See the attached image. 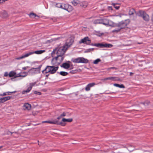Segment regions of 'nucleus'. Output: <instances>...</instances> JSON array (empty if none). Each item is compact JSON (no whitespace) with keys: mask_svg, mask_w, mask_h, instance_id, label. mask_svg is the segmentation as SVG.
Listing matches in <instances>:
<instances>
[{"mask_svg":"<svg viewBox=\"0 0 153 153\" xmlns=\"http://www.w3.org/2000/svg\"><path fill=\"white\" fill-rule=\"evenodd\" d=\"M79 44L82 43L85 44L87 45H91L93 46H96L99 48H111L113 46V45L105 43L103 44L102 43L97 44H91V40L89 39L88 37H85L82 39L79 42Z\"/></svg>","mask_w":153,"mask_h":153,"instance_id":"nucleus-1","label":"nucleus"},{"mask_svg":"<svg viewBox=\"0 0 153 153\" xmlns=\"http://www.w3.org/2000/svg\"><path fill=\"white\" fill-rule=\"evenodd\" d=\"M68 49L67 48L63 45V46L58 47L54 49L51 53L52 57L53 56V55L56 53L57 55L56 57H54L53 59L57 60L58 56H63Z\"/></svg>","mask_w":153,"mask_h":153,"instance_id":"nucleus-2","label":"nucleus"},{"mask_svg":"<svg viewBox=\"0 0 153 153\" xmlns=\"http://www.w3.org/2000/svg\"><path fill=\"white\" fill-rule=\"evenodd\" d=\"M59 68L58 66L47 65L44 70L42 71L43 74H46L50 73L51 74H54L56 72Z\"/></svg>","mask_w":153,"mask_h":153,"instance_id":"nucleus-3","label":"nucleus"},{"mask_svg":"<svg viewBox=\"0 0 153 153\" xmlns=\"http://www.w3.org/2000/svg\"><path fill=\"white\" fill-rule=\"evenodd\" d=\"M129 22L130 21L129 19L126 20L125 21L120 22L115 26L118 27L121 30L122 29L125 28L129 24Z\"/></svg>","mask_w":153,"mask_h":153,"instance_id":"nucleus-4","label":"nucleus"},{"mask_svg":"<svg viewBox=\"0 0 153 153\" xmlns=\"http://www.w3.org/2000/svg\"><path fill=\"white\" fill-rule=\"evenodd\" d=\"M71 61L75 63H87L88 62V60L87 59L83 57H78L76 58L72 59Z\"/></svg>","mask_w":153,"mask_h":153,"instance_id":"nucleus-5","label":"nucleus"},{"mask_svg":"<svg viewBox=\"0 0 153 153\" xmlns=\"http://www.w3.org/2000/svg\"><path fill=\"white\" fill-rule=\"evenodd\" d=\"M137 15L139 16L142 17L143 19L146 21H148L149 19V17L144 11L142 10H139L137 13Z\"/></svg>","mask_w":153,"mask_h":153,"instance_id":"nucleus-6","label":"nucleus"},{"mask_svg":"<svg viewBox=\"0 0 153 153\" xmlns=\"http://www.w3.org/2000/svg\"><path fill=\"white\" fill-rule=\"evenodd\" d=\"M74 41L72 39L68 40L64 45L68 49L73 44Z\"/></svg>","mask_w":153,"mask_h":153,"instance_id":"nucleus-7","label":"nucleus"},{"mask_svg":"<svg viewBox=\"0 0 153 153\" xmlns=\"http://www.w3.org/2000/svg\"><path fill=\"white\" fill-rule=\"evenodd\" d=\"M61 66V67H62L66 69H68L70 67V69H72L73 68L72 65H71V64L69 63H68L67 62H65L63 63Z\"/></svg>","mask_w":153,"mask_h":153,"instance_id":"nucleus-8","label":"nucleus"},{"mask_svg":"<svg viewBox=\"0 0 153 153\" xmlns=\"http://www.w3.org/2000/svg\"><path fill=\"white\" fill-rule=\"evenodd\" d=\"M64 56H58L57 60H56L55 59H53L54 57L52 59V61L55 60L56 62H57L58 65H59L63 60Z\"/></svg>","mask_w":153,"mask_h":153,"instance_id":"nucleus-9","label":"nucleus"},{"mask_svg":"<svg viewBox=\"0 0 153 153\" xmlns=\"http://www.w3.org/2000/svg\"><path fill=\"white\" fill-rule=\"evenodd\" d=\"M96 85L95 83H92L88 84L85 87V90L86 91H88L90 90V88Z\"/></svg>","mask_w":153,"mask_h":153,"instance_id":"nucleus-10","label":"nucleus"},{"mask_svg":"<svg viewBox=\"0 0 153 153\" xmlns=\"http://www.w3.org/2000/svg\"><path fill=\"white\" fill-rule=\"evenodd\" d=\"M37 70H37L36 68H32L29 70L28 72L30 73L31 74L40 73Z\"/></svg>","mask_w":153,"mask_h":153,"instance_id":"nucleus-11","label":"nucleus"},{"mask_svg":"<svg viewBox=\"0 0 153 153\" xmlns=\"http://www.w3.org/2000/svg\"><path fill=\"white\" fill-rule=\"evenodd\" d=\"M1 17L3 19L7 18L8 16V14L7 12L5 11H3L1 13Z\"/></svg>","mask_w":153,"mask_h":153,"instance_id":"nucleus-12","label":"nucleus"},{"mask_svg":"<svg viewBox=\"0 0 153 153\" xmlns=\"http://www.w3.org/2000/svg\"><path fill=\"white\" fill-rule=\"evenodd\" d=\"M101 24H102L105 25H108L109 23V20L108 19L106 18L101 19Z\"/></svg>","mask_w":153,"mask_h":153,"instance_id":"nucleus-13","label":"nucleus"},{"mask_svg":"<svg viewBox=\"0 0 153 153\" xmlns=\"http://www.w3.org/2000/svg\"><path fill=\"white\" fill-rule=\"evenodd\" d=\"M79 4L80 6L85 8L87 7L88 4V2L86 1H82L81 2L79 1Z\"/></svg>","mask_w":153,"mask_h":153,"instance_id":"nucleus-14","label":"nucleus"},{"mask_svg":"<svg viewBox=\"0 0 153 153\" xmlns=\"http://www.w3.org/2000/svg\"><path fill=\"white\" fill-rule=\"evenodd\" d=\"M116 77L111 76L110 77L104 78L103 79H102L101 80L106 81L107 80H110L111 81H115L117 80V79H116Z\"/></svg>","mask_w":153,"mask_h":153,"instance_id":"nucleus-15","label":"nucleus"},{"mask_svg":"<svg viewBox=\"0 0 153 153\" xmlns=\"http://www.w3.org/2000/svg\"><path fill=\"white\" fill-rule=\"evenodd\" d=\"M45 50H41L33 51L32 53H33V54L36 53L37 54H40L45 52Z\"/></svg>","mask_w":153,"mask_h":153,"instance_id":"nucleus-16","label":"nucleus"},{"mask_svg":"<svg viewBox=\"0 0 153 153\" xmlns=\"http://www.w3.org/2000/svg\"><path fill=\"white\" fill-rule=\"evenodd\" d=\"M12 97L7 96L1 98L2 103L6 101L10 100Z\"/></svg>","mask_w":153,"mask_h":153,"instance_id":"nucleus-17","label":"nucleus"},{"mask_svg":"<svg viewBox=\"0 0 153 153\" xmlns=\"http://www.w3.org/2000/svg\"><path fill=\"white\" fill-rule=\"evenodd\" d=\"M43 123H48L50 124H56L57 123L58 121H44L42 122Z\"/></svg>","mask_w":153,"mask_h":153,"instance_id":"nucleus-18","label":"nucleus"},{"mask_svg":"<svg viewBox=\"0 0 153 153\" xmlns=\"http://www.w3.org/2000/svg\"><path fill=\"white\" fill-rule=\"evenodd\" d=\"M24 107L27 110H29L31 109V105L28 103H25L24 105Z\"/></svg>","mask_w":153,"mask_h":153,"instance_id":"nucleus-19","label":"nucleus"},{"mask_svg":"<svg viewBox=\"0 0 153 153\" xmlns=\"http://www.w3.org/2000/svg\"><path fill=\"white\" fill-rule=\"evenodd\" d=\"M101 19H97L93 21V22L94 24H101Z\"/></svg>","mask_w":153,"mask_h":153,"instance_id":"nucleus-20","label":"nucleus"},{"mask_svg":"<svg viewBox=\"0 0 153 153\" xmlns=\"http://www.w3.org/2000/svg\"><path fill=\"white\" fill-rule=\"evenodd\" d=\"M73 10V7L71 5L68 4V7L66 10L67 11L69 12H70L72 11Z\"/></svg>","mask_w":153,"mask_h":153,"instance_id":"nucleus-21","label":"nucleus"},{"mask_svg":"<svg viewBox=\"0 0 153 153\" xmlns=\"http://www.w3.org/2000/svg\"><path fill=\"white\" fill-rule=\"evenodd\" d=\"M135 12V10L133 8H131L130 9L129 11V15L130 16L133 15Z\"/></svg>","mask_w":153,"mask_h":153,"instance_id":"nucleus-22","label":"nucleus"},{"mask_svg":"<svg viewBox=\"0 0 153 153\" xmlns=\"http://www.w3.org/2000/svg\"><path fill=\"white\" fill-rule=\"evenodd\" d=\"M62 121H63L64 122H71L72 121H73V119L72 118H69V119H66L65 118H63L62 120Z\"/></svg>","mask_w":153,"mask_h":153,"instance_id":"nucleus-23","label":"nucleus"},{"mask_svg":"<svg viewBox=\"0 0 153 153\" xmlns=\"http://www.w3.org/2000/svg\"><path fill=\"white\" fill-rule=\"evenodd\" d=\"M71 3L74 6H76L78 4H79V1L74 0L71 1Z\"/></svg>","mask_w":153,"mask_h":153,"instance_id":"nucleus-24","label":"nucleus"},{"mask_svg":"<svg viewBox=\"0 0 153 153\" xmlns=\"http://www.w3.org/2000/svg\"><path fill=\"white\" fill-rule=\"evenodd\" d=\"M114 85L120 88H125V86L123 84L119 85L118 84L115 83L114 84Z\"/></svg>","mask_w":153,"mask_h":153,"instance_id":"nucleus-25","label":"nucleus"},{"mask_svg":"<svg viewBox=\"0 0 153 153\" xmlns=\"http://www.w3.org/2000/svg\"><path fill=\"white\" fill-rule=\"evenodd\" d=\"M16 74V73L14 71H11L9 74V76L10 77H13V76H14Z\"/></svg>","mask_w":153,"mask_h":153,"instance_id":"nucleus-26","label":"nucleus"},{"mask_svg":"<svg viewBox=\"0 0 153 153\" xmlns=\"http://www.w3.org/2000/svg\"><path fill=\"white\" fill-rule=\"evenodd\" d=\"M33 54V53H32V52H29L28 53H26V54L23 55V57L24 58L28 57L29 56Z\"/></svg>","mask_w":153,"mask_h":153,"instance_id":"nucleus-27","label":"nucleus"},{"mask_svg":"<svg viewBox=\"0 0 153 153\" xmlns=\"http://www.w3.org/2000/svg\"><path fill=\"white\" fill-rule=\"evenodd\" d=\"M30 16L31 17H33V18H35L36 17H39V16L34 13H31L30 15Z\"/></svg>","mask_w":153,"mask_h":153,"instance_id":"nucleus-28","label":"nucleus"},{"mask_svg":"<svg viewBox=\"0 0 153 153\" xmlns=\"http://www.w3.org/2000/svg\"><path fill=\"white\" fill-rule=\"evenodd\" d=\"M68 4H63L62 5V7L61 8L62 9H63L65 10H66V9H67Z\"/></svg>","mask_w":153,"mask_h":153,"instance_id":"nucleus-29","label":"nucleus"},{"mask_svg":"<svg viewBox=\"0 0 153 153\" xmlns=\"http://www.w3.org/2000/svg\"><path fill=\"white\" fill-rule=\"evenodd\" d=\"M59 74L62 76H65L68 74V73L65 71H61L59 73Z\"/></svg>","mask_w":153,"mask_h":153,"instance_id":"nucleus-30","label":"nucleus"},{"mask_svg":"<svg viewBox=\"0 0 153 153\" xmlns=\"http://www.w3.org/2000/svg\"><path fill=\"white\" fill-rule=\"evenodd\" d=\"M101 61V60L100 59H97L95 60H94L93 63L95 64H97L99 62Z\"/></svg>","mask_w":153,"mask_h":153,"instance_id":"nucleus-31","label":"nucleus"},{"mask_svg":"<svg viewBox=\"0 0 153 153\" xmlns=\"http://www.w3.org/2000/svg\"><path fill=\"white\" fill-rule=\"evenodd\" d=\"M94 50V48H89L87 49L86 50H85L84 51V53H88L91 52V51H93Z\"/></svg>","mask_w":153,"mask_h":153,"instance_id":"nucleus-32","label":"nucleus"},{"mask_svg":"<svg viewBox=\"0 0 153 153\" xmlns=\"http://www.w3.org/2000/svg\"><path fill=\"white\" fill-rule=\"evenodd\" d=\"M62 4H61L60 3H57L56 4V7H58L61 8L62 7Z\"/></svg>","mask_w":153,"mask_h":153,"instance_id":"nucleus-33","label":"nucleus"},{"mask_svg":"<svg viewBox=\"0 0 153 153\" xmlns=\"http://www.w3.org/2000/svg\"><path fill=\"white\" fill-rule=\"evenodd\" d=\"M121 30L120 29V28H118L117 29H115V30H112V32H118L119 31H120Z\"/></svg>","mask_w":153,"mask_h":153,"instance_id":"nucleus-34","label":"nucleus"},{"mask_svg":"<svg viewBox=\"0 0 153 153\" xmlns=\"http://www.w3.org/2000/svg\"><path fill=\"white\" fill-rule=\"evenodd\" d=\"M56 124L59 125H61L62 126H65V123H63L62 122L58 123V122Z\"/></svg>","mask_w":153,"mask_h":153,"instance_id":"nucleus-35","label":"nucleus"},{"mask_svg":"<svg viewBox=\"0 0 153 153\" xmlns=\"http://www.w3.org/2000/svg\"><path fill=\"white\" fill-rule=\"evenodd\" d=\"M33 93L34 94H38L39 95H40L41 94V93L40 92L37 91H33Z\"/></svg>","mask_w":153,"mask_h":153,"instance_id":"nucleus-36","label":"nucleus"},{"mask_svg":"<svg viewBox=\"0 0 153 153\" xmlns=\"http://www.w3.org/2000/svg\"><path fill=\"white\" fill-rule=\"evenodd\" d=\"M113 4V6L114 7L116 8V9L117 10H118L119 8H120V6H116L115 5L116 4L115 3H114Z\"/></svg>","mask_w":153,"mask_h":153,"instance_id":"nucleus-37","label":"nucleus"},{"mask_svg":"<svg viewBox=\"0 0 153 153\" xmlns=\"http://www.w3.org/2000/svg\"><path fill=\"white\" fill-rule=\"evenodd\" d=\"M42 67V65H39L38 68H36L37 70H38V71L40 73V69L41 67Z\"/></svg>","mask_w":153,"mask_h":153,"instance_id":"nucleus-38","label":"nucleus"},{"mask_svg":"<svg viewBox=\"0 0 153 153\" xmlns=\"http://www.w3.org/2000/svg\"><path fill=\"white\" fill-rule=\"evenodd\" d=\"M108 9L109 11H112L113 10L112 7L111 6H108Z\"/></svg>","mask_w":153,"mask_h":153,"instance_id":"nucleus-39","label":"nucleus"},{"mask_svg":"<svg viewBox=\"0 0 153 153\" xmlns=\"http://www.w3.org/2000/svg\"><path fill=\"white\" fill-rule=\"evenodd\" d=\"M36 84V82H34V83H30V87H31L32 88V86H34Z\"/></svg>","mask_w":153,"mask_h":153,"instance_id":"nucleus-40","label":"nucleus"},{"mask_svg":"<svg viewBox=\"0 0 153 153\" xmlns=\"http://www.w3.org/2000/svg\"><path fill=\"white\" fill-rule=\"evenodd\" d=\"M66 113L65 112H63L62 114H61L60 116L62 117H63L65 116H66Z\"/></svg>","mask_w":153,"mask_h":153,"instance_id":"nucleus-41","label":"nucleus"},{"mask_svg":"<svg viewBox=\"0 0 153 153\" xmlns=\"http://www.w3.org/2000/svg\"><path fill=\"white\" fill-rule=\"evenodd\" d=\"M32 87H29L27 89V91L29 92L31 90Z\"/></svg>","mask_w":153,"mask_h":153,"instance_id":"nucleus-42","label":"nucleus"},{"mask_svg":"<svg viewBox=\"0 0 153 153\" xmlns=\"http://www.w3.org/2000/svg\"><path fill=\"white\" fill-rule=\"evenodd\" d=\"M4 76L6 77L7 76H9V74L7 72H6L4 73Z\"/></svg>","mask_w":153,"mask_h":153,"instance_id":"nucleus-43","label":"nucleus"},{"mask_svg":"<svg viewBox=\"0 0 153 153\" xmlns=\"http://www.w3.org/2000/svg\"><path fill=\"white\" fill-rule=\"evenodd\" d=\"M26 76V75L24 76ZM22 76H23L22 75H21L19 74H18V75H17V76H14V78H16V77H18Z\"/></svg>","mask_w":153,"mask_h":153,"instance_id":"nucleus-44","label":"nucleus"},{"mask_svg":"<svg viewBox=\"0 0 153 153\" xmlns=\"http://www.w3.org/2000/svg\"><path fill=\"white\" fill-rule=\"evenodd\" d=\"M8 0H0V4L1 3H2L3 2H5V1H7Z\"/></svg>","mask_w":153,"mask_h":153,"instance_id":"nucleus-45","label":"nucleus"},{"mask_svg":"<svg viewBox=\"0 0 153 153\" xmlns=\"http://www.w3.org/2000/svg\"><path fill=\"white\" fill-rule=\"evenodd\" d=\"M23 58H24L23 57V56H21L20 57H19L17 58V59L19 60V59H23Z\"/></svg>","mask_w":153,"mask_h":153,"instance_id":"nucleus-46","label":"nucleus"},{"mask_svg":"<svg viewBox=\"0 0 153 153\" xmlns=\"http://www.w3.org/2000/svg\"><path fill=\"white\" fill-rule=\"evenodd\" d=\"M115 69V70L117 69V68H116L115 67H111V68H109L108 69Z\"/></svg>","mask_w":153,"mask_h":153,"instance_id":"nucleus-47","label":"nucleus"},{"mask_svg":"<svg viewBox=\"0 0 153 153\" xmlns=\"http://www.w3.org/2000/svg\"><path fill=\"white\" fill-rule=\"evenodd\" d=\"M28 92H29L28 91H27V90H25V91H23L22 92V93L23 94H25V92L27 93Z\"/></svg>","mask_w":153,"mask_h":153,"instance_id":"nucleus-48","label":"nucleus"},{"mask_svg":"<svg viewBox=\"0 0 153 153\" xmlns=\"http://www.w3.org/2000/svg\"><path fill=\"white\" fill-rule=\"evenodd\" d=\"M28 92H29L28 91H27V90H25V91H23L22 92V93L23 94H25V92L27 93Z\"/></svg>","mask_w":153,"mask_h":153,"instance_id":"nucleus-49","label":"nucleus"},{"mask_svg":"<svg viewBox=\"0 0 153 153\" xmlns=\"http://www.w3.org/2000/svg\"><path fill=\"white\" fill-rule=\"evenodd\" d=\"M29 68V67L28 66H27L26 67H23L22 68V69H23L24 70H26L27 68Z\"/></svg>","mask_w":153,"mask_h":153,"instance_id":"nucleus-50","label":"nucleus"},{"mask_svg":"<svg viewBox=\"0 0 153 153\" xmlns=\"http://www.w3.org/2000/svg\"><path fill=\"white\" fill-rule=\"evenodd\" d=\"M6 95L7 94L6 93H4L3 94H1L0 95L1 96H4Z\"/></svg>","mask_w":153,"mask_h":153,"instance_id":"nucleus-51","label":"nucleus"},{"mask_svg":"<svg viewBox=\"0 0 153 153\" xmlns=\"http://www.w3.org/2000/svg\"><path fill=\"white\" fill-rule=\"evenodd\" d=\"M61 118H62V117H61L60 116H59L57 118V119L58 120H59Z\"/></svg>","mask_w":153,"mask_h":153,"instance_id":"nucleus-52","label":"nucleus"},{"mask_svg":"<svg viewBox=\"0 0 153 153\" xmlns=\"http://www.w3.org/2000/svg\"><path fill=\"white\" fill-rule=\"evenodd\" d=\"M70 73H71V74H74V73L73 70H72V71H70Z\"/></svg>","mask_w":153,"mask_h":153,"instance_id":"nucleus-53","label":"nucleus"},{"mask_svg":"<svg viewBox=\"0 0 153 153\" xmlns=\"http://www.w3.org/2000/svg\"><path fill=\"white\" fill-rule=\"evenodd\" d=\"M2 103V101L1 99L0 98V103Z\"/></svg>","mask_w":153,"mask_h":153,"instance_id":"nucleus-54","label":"nucleus"},{"mask_svg":"<svg viewBox=\"0 0 153 153\" xmlns=\"http://www.w3.org/2000/svg\"><path fill=\"white\" fill-rule=\"evenodd\" d=\"M133 74V73H132V72H130V76H132V75Z\"/></svg>","mask_w":153,"mask_h":153,"instance_id":"nucleus-55","label":"nucleus"},{"mask_svg":"<svg viewBox=\"0 0 153 153\" xmlns=\"http://www.w3.org/2000/svg\"><path fill=\"white\" fill-rule=\"evenodd\" d=\"M49 74H47V75H46V76H46V77H48V76H49Z\"/></svg>","mask_w":153,"mask_h":153,"instance_id":"nucleus-56","label":"nucleus"},{"mask_svg":"<svg viewBox=\"0 0 153 153\" xmlns=\"http://www.w3.org/2000/svg\"><path fill=\"white\" fill-rule=\"evenodd\" d=\"M8 132H9V133H10L11 134H12L13 133V132H12L9 131H8Z\"/></svg>","mask_w":153,"mask_h":153,"instance_id":"nucleus-57","label":"nucleus"},{"mask_svg":"<svg viewBox=\"0 0 153 153\" xmlns=\"http://www.w3.org/2000/svg\"><path fill=\"white\" fill-rule=\"evenodd\" d=\"M68 63H69L70 64V63H71V62L70 61H68L67 62Z\"/></svg>","mask_w":153,"mask_h":153,"instance_id":"nucleus-58","label":"nucleus"},{"mask_svg":"<svg viewBox=\"0 0 153 153\" xmlns=\"http://www.w3.org/2000/svg\"><path fill=\"white\" fill-rule=\"evenodd\" d=\"M13 92H8V95H10V94H9V93H13Z\"/></svg>","mask_w":153,"mask_h":153,"instance_id":"nucleus-59","label":"nucleus"},{"mask_svg":"<svg viewBox=\"0 0 153 153\" xmlns=\"http://www.w3.org/2000/svg\"><path fill=\"white\" fill-rule=\"evenodd\" d=\"M106 94H112V93H106Z\"/></svg>","mask_w":153,"mask_h":153,"instance_id":"nucleus-60","label":"nucleus"},{"mask_svg":"<svg viewBox=\"0 0 153 153\" xmlns=\"http://www.w3.org/2000/svg\"><path fill=\"white\" fill-rule=\"evenodd\" d=\"M141 103L144 105L145 103L144 102H142Z\"/></svg>","mask_w":153,"mask_h":153,"instance_id":"nucleus-61","label":"nucleus"},{"mask_svg":"<svg viewBox=\"0 0 153 153\" xmlns=\"http://www.w3.org/2000/svg\"><path fill=\"white\" fill-rule=\"evenodd\" d=\"M3 147V146H0V149H1V148H2Z\"/></svg>","mask_w":153,"mask_h":153,"instance_id":"nucleus-62","label":"nucleus"}]
</instances>
